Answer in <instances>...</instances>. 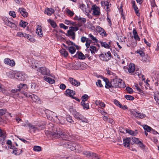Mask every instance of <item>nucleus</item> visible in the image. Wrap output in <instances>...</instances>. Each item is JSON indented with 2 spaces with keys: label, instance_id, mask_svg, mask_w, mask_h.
Listing matches in <instances>:
<instances>
[{
  "label": "nucleus",
  "instance_id": "nucleus-1",
  "mask_svg": "<svg viewBox=\"0 0 159 159\" xmlns=\"http://www.w3.org/2000/svg\"><path fill=\"white\" fill-rule=\"evenodd\" d=\"M50 134V136H52V138L54 139L60 138L63 140H66L68 137V136L66 133L63 132L61 129H60L57 130L56 132H51Z\"/></svg>",
  "mask_w": 159,
  "mask_h": 159
},
{
  "label": "nucleus",
  "instance_id": "nucleus-2",
  "mask_svg": "<svg viewBox=\"0 0 159 159\" xmlns=\"http://www.w3.org/2000/svg\"><path fill=\"white\" fill-rule=\"evenodd\" d=\"M100 60L104 61H108L112 57V55L110 51L106 53H102L99 55Z\"/></svg>",
  "mask_w": 159,
  "mask_h": 159
},
{
  "label": "nucleus",
  "instance_id": "nucleus-3",
  "mask_svg": "<svg viewBox=\"0 0 159 159\" xmlns=\"http://www.w3.org/2000/svg\"><path fill=\"white\" fill-rule=\"evenodd\" d=\"M131 113L135 117L137 118L143 119L146 117V115L142 113L138 112L134 109L130 111Z\"/></svg>",
  "mask_w": 159,
  "mask_h": 159
},
{
  "label": "nucleus",
  "instance_id": "nucleus-4",
  "mask_svg": "<svg viewBox=\"0 0 159 159\" xmlns=\"http://www.w3.org/2000/svg\"><path fill=\"white\" fill-rule=\"evenodd\" d=\"M5 24L10 27L15 29L17 27L16 25L14 23L11 21L7 17H3L2 18Z\"/></svg>",
  "mask_w": 159,
  "mask_h": 159
},
{
  "label": "nucleus",
  "instance_id": "nucleus-5",
  "mask_svg": "<svg viewBox=\"0 0 159 159\" xmlns=\"http://www.w3.org/2000/svg\"><path fill=\"white\" fill-rule=\"evenodd\" d=\"M27 77V76L22 72H16L15 75V78L19 80L23 81L25 80Z\"/></svg>",
  "mask_w": 159,
  "mask_h": 159
},
{
  "label": "nucleus",
  "instance_id": "nucleus-6",
  "mask_svg": "<svg viewBox=\"0 0 159 159\" xmlns=\"http://www.w3.org/2000/svg\"><path fill=\"white\" fill-rule=\"evenodd\" d=\"M70 149L72 151L77 152H81L83 150V148L80 145L75 143L72 144Z\"/></svg>",
  "mask_w": 159,
  "mask_h": 159
},
{
  "label": "nucleus",
  "instance_id": "nucleus-7",
  "mask_svg": "<svg viewBox=\"0 0 159 159\" xmlns=\"http://www.w3.org/2000/svg\"><path fill=\"white\" fill-rule=\"evenodd\" d=\"M124 69L126 72L132 74L133 73L135 70L134 65L132 63H130L128 66H125Z\"/></svg>",
  "mask_w": 159,
  "mask_h": 159
},
{
  "label": "nucleus",
  "instance_id": "nucleus-8",
  "mask_svg": "<svg viewBox=\"0 0 159 159\" xmlns=\"http://www.w3.org/2000/svg\"><path fill=\"white\" fill-rule=\"evenodd\" d=\"M91 10H92V14L95 16H99L100 14V10L99 7L96 5H93L92 6Z\"/></svg>",
  "mask_w": 159,
  "mask_h": 159
},
{
  "label": "nucleus",
  "instance_id": "nucleus-9",
  "mask_svg": "<svg viewBox=\"0 0 159 159\" xmlns=\"http://www.w3.org/2000/svg\"><path fill=\"white\" fill-rule=\"evenodd\" d=\"M48 119L51 121H54V118L57 119V116H56L55 113L53 112L48 111L46 113Z\"/></svg>",
  "mask_w": 159,
  "mask_h": 159
},
{
  "label": "nucleus",
  "instance_id": "nucleus-10",
  "mask_svg": "<svg viewBox=\"0 0 159 159\" xmlns=\"http://www.w3.org/2000/svg\"><path fill=\"white\" fill-rule=\"evenodd\" d=\"M0 91L6 95H9L10 94V91L7 88L2 85L1 83H0Z\"/></svg>",
  "mask_w": 159,
  "mask_h": 159
},
{
  "label": "nucleus",
  "instance_id": "nucleus-11",
  "mask_svg": "<svg viewBox=\"0 0 159 159\" xmlns=\"http://www.w3.org/2000/svg\"><path fill=\"white\" fill-rule=\"evenodd\" d=\"M68 81L70 83L75 86H78L80 85V83L79 81L76 80L72 77H69L68 79Z\"/></svg>",
  "mask_w": 159,
  "mask_h": 159
},
{
  "label": "nucleus",
  "instance_id": "nucleus-12",
  "mask_svg": "<svg viewBox=\"0 0 159 159\" xmlns=\"http://www.w3.org/2000/svg\"><path fill=\"white\" fill-rule=\"evenodd\" d=\"M38 71L40 72L42 75H47L49 73V70L44 67L40 68Z\"/></svg>",
  "mask_w": 159,
  "mask_h": 159
},
{
  "label": "nucleus",
  "instance_id": "nucleus-13",
  "mask_svg": "<svg viewBox=\"0 0 159 159\" xmlns=\"http://www.w3.org/2000/svg\"><path fill=\"white\" fill-rule=\"evenodd\" d=\"M65 92L66 95L67 96H69L70 97H72L75 94V91L70 89H67Z\"/></svg>",
  "mask_w": 159,
  "mask_h": 159
},
{
  "label": "nucleus",
  "instance_id": "nucleus-14",
  "mask_svg": "<svg viewBox=\"0 0 159 159\" xmlns=\"http://www.w3.org/2000/svg\"><path fill=\"white\" fill-rule=\"evenodd\" d=\"M5 64L11 66H14L15 64L14 61L13 60H11L9 58H5L4 60Z\"/></svg>",
  "mask_w": 159,
  "mask_h": 159
},
{
  "label": "nucleus",
  "instance_id": "nucleus-15",
  "mask_svg": "<svg viewBox=\"0 0 159 159\" xmlns=\"http://www.w3.org/2000/svg\"><path fill=\"white\" fill-rule=\"evenodd\" d=\"M97 30L98 32L100 33L101 35L102 36L106 37L107 36V34H106V32L100 26H98L96 27Z\"/></svg>",
  "mask_w": 159,
  "mask_h": 159
},
{
  "label": "nucleus",
  "instance_id": "nucleus-16",
  "mask_svg": "<svg viewBox=\"0 0 159 159\" xmlns=\"http://www.w3.org/2000/svg\"><path fill=\"white\" fill-rule=\"evenodd\" d=\"M18 11L24 17H26L28 15V13L26 11V10L23 8H20L18 9Z\"/></svg>",
  "mask_w": 159,
  "mask_h": 159
},
{
  "label": "nucleus",
  "instance_id": "nucleus-17",
  "mask_svg": "<svg viewBox=\"0 0 159 159\" xmlns=\"http://www.w3.org/2000/svg\"><path fill=\"white\" fill-rule=\"evenodd\" d=\"M131 138H126L123 139V144L125 147H129L130 142H131Z\"/></svg>",
  "mask_w": 159,
  "mask_h": 159
},
{
  "label": "nucleus",
  "instance_id": "nucleus-18",
  "mask_svg": "<svg viewBox=\"0 0 159 159\" xmlns=\"http://www.w3.org/2000/svg\"><path fill=\"white\" fill-rule=\"evenodd\" d=\"M80 8L87 16L90 15L89 13V10L86 8V7L85 5L83 4H81L80 5Z\"/></svg>",
  "mask_w": 159,
  "mask_h": 159
},
{
  "label": "nucleus",
  "instance_id": "nucleus-19",
  "mask_svg": "<svg viewBox=\"0 0 159 159\" xmlns=\"http://www.w3.org/2000/svg\"><path fill=\"white\" fill-rule=\"evenodd\" d=\"M36 33L40 37H42L43 35V32L41 26L38 25L36 30Z\"/></svg>",
  "mask_w": 159,
  "mask_h": 159
},
{
  "label": "nucleus",
  "instance_id": "nucleus-20",
  "mask_svg": "<svg viewBox=\"0 0 159 159\" xmlns=\"http://www.w3.org/2000/svg\"><path fill=\"white\" fill-rule=\"evenodd\" d=\"M29 127L30 130L31 132H34L36 131L39 129L37 126L32 125L31 124L29 125Z\"/></svg>",
  "mask_w": 159,
  "mask_h": 159
},
{
  "label": "nucleus",
  "instance_id": "nucleus-21",
  "mask_svg": "<svg viewBox=\"0 0 159 159\" xmlns=\"http://www.w3.org/2000/svg\"><path fill=\"white\" fill-rule=\"evenodd\" d=\"M98 43H101V45L102 47H104L106 48H110V42H109L108 43V44L106 42H102L101 41H99Z\"/></svg>",
  "mask_w": 159,
  "mask_h": 159
},
{
  "label": "nucleus",
  "instance_id": "nucleus-22",
  "mask_svg": "<svg viewBox=\"0 0 159 159\" xmlns=\"http://www.w3.org/2000/svg\"><path fill=\"white\" fill-rule=\"evenodd\" d=\"M32 101L36 103H39L40 102L39 98L36 95L32 94V96L31 98Z\"/></svg>",
  "mask_w": 159,
  "mask_h": 159
},
{
  "label": "nucleus",
  "instance_id": "nucleus-23",
  "mask_svg": "<svg viewBox=\"0 0 159 159\" xmlns=\"http://www.w3.org/2000/svg\"><path fill=\"white\" fill-rule=\"evenodd\" d=\"M16 72H15L12 70H11L7 73V75L8 77L11 79L15 78V75Z\"/></svg>",
  "mask_w": 159,
  "mask_h": 159
},
{
  "label": "nucleus",
  "instance_id": "nucleus-24",
  "mask_svg": "<svg viewBox=\"0 0 159 159\" xmlns=\"http://www.w3.org/2000/svg\"><path fill=\"white\" fill-rule=\"evenodd\" d=\"M119 80V79H114L112 81V87L118 88Z\"/></svg>",
  "mask_w": 159,
  "mask_h": 159
},
{
  "label": "nucleus",
  "instance_id": "nucleus-25",
  "mask_svg": "<svg viewBox=\"0 0 159 159\" xmlns=\"http://www.w3.org/2000/svg\"><path fill=\"white\" fill-rule=\"evenodd\" d=\"M23 86L26 87V88L27 87L26 84H20L19 86V89H12L11 90V92L12 93H16L19 91L20 90V89H22Z\"/></svg>",
  "mask_w": 159,
  "mask_h": 159
},
{
  "label": "nucleus",
  "instance_id": "nucleus-26",
  "mask_svg": "<svg viewBox=\"0 0 159 159\" xmlns=\"http://www.w3.org/2000/svg\"><path fill=\"white\" fill-rule=\"evenodd\" d=\"M67 34L68 35H66L67 36H71V38L73 40H74L75 39V33L71 31L70 30V29L69 30H68Z\"/></svg>",
  "mask_w": 159,
  "mask_h": 159
},
{
  "label": "nucleus",
  "instance_id": "nucleus-27",
  "mask_svg": "<svg viewBox=\"0 0 159 159\" xmlns=\"http://www.w3.org/2000/svg\"><path fill=\"white\" fill-rule=\"evenodd\" d=\"M133 33L135 40H136L140 41V39L138 34L136 30L135 29H134L133 30Z\"/></svg>",
  "mask_w": 159,
  "mask_h": 159
},
{
  "label": "nucleus",
  "instance_id": "nucleus-28",
  "mask_svg": "<svg viewBox=\"0 0 159 159\" xmlns=\"http://www.w3.org/2000/svg\"><path fill=\"white\" fill-rule=\"evenodd\" d=\"M81 104L83 107L84 109L86 110L89 109V106L88 102H84L82 101L81 102Z\"/></svg>",
  "mask_w": 159,
  "mask_h": 159
},
{
  "label": "nucleus",
  "instance_id": "nucleus-29",
  "mask_svg": "<svg viewBox=\"0 0 159 159\" xmlns=\"http://www.w3.org/2000/svg\"><path fill=\"white\" fill-rule=\"evenodd\" d=\"M89 37L91 39L90 40H92V41H93V42L98 43L99 42L98 41L97 39L94 36L91 34H90L88 35Z\"/></svg>",
  "mask_w": 159,
  "mask_h": 159
},
{
  "label": "nucleus",
  "instance_id": "nucleus-30",
  "mask_svg": "<svg viewBox=\"0 0 159 159\" xmlns=\"http://www.w3.org/2000/svg\"><path fill=\"white\" fill-rule=\"evenodd\" d=\"M44 80L50 84H53L55 83V80L51 78L44 76Z\"/></svg>",
  "mask_w": 159,
  "mask_h": 159
},
{
  "label": "nucleus",
  "instance_id": "nucleus-31",
  "mask_svg": "<svg viewBox=\"0 0 159 159\" xmlns=\"http://www.w3.org/2000/svg\"><path fill=\"white\" fill-rule=\"evenodd\" d=\"M119 81L118 85V88H124L125 87V85L124 82L122 80L119 79Z\"/></svg>",
  "mask_w": 159,
  "mask_h": 159
},
{
  "label": "nucleus",
  "instance_id": "nucleus-32",
  "mask_svg": "<svg viewBox=\"0 0 159 159\" xmlns=\"http://www.w3.org/2000/svg\"><path fill=\"white\" fill-rule=\"evenodd\" d=\"M131 141H132V142H131V143L132 145H133L134 144H138L139 143V142L140 140H139V139L135 137H132L131 138Z\"/></svg>",
  "mask_w": 159,
  "mask_h": 159
},
{
  "label": "nucleus",
  "instance_id": "nucleus-33",
  "mask_svg": "<svg viewBox=\"0 0 159 159\" xmlns=\"http://www.w3.org/2000/svg\"><path fill=\"white\" fill-rule=\"evenodd\" d=\"M54 11L52 8H48L45 11V13L47 14L48 15H51L54 12Z\"/></svg>",
  "mask_w": 159,
  "mask_h": 159
},
{
  "label": "nucleus",
  "instance_id": "nucleus-34",
  "mask_svg": "<svg viewBox=\"0 0 159 159\" xmlns=\"http://www.w3.org/2000/svg\"><path fill=\"white\" fill-rule=\"evenodd\" d=\"M132 3L133 4V7L135 10V13L138 16H139V11L138 10V7L135 4V1H133L132 2Z\"/></svg>",
  "mask_w": 159,
  "mask_h": 159
},
{
  "label": "nucleus",
  "instance_id": "nucleus-35",
  "mask_svg": "<svg viewBox=\"0 0 159 159\" xmlns=\"http://www.w3.org/2000/svg\"><path fill=\"white\" fill-rule=\"evenodd\" d=\"M58 121L57 122V123L59 122L61 124L63 125L65 123L66 121L64 118L63 117L61 116H59L58 118L57 117V119Z\"/></svg>",
  "mask_w": 159,
  "mask_h": 159
},
{
  "label": "nucleus",
  "instance_id": "nucleus-36",
  "mask_svg": "<svg viewBox=\"0 0 159 159\" xmlns=\"http://www.w3.org/2000/svg\"><path fill=\"white\" fill-rule=\"evenodd\" d=\"M60 52L61 55L64 57H66L68 55V52L64 49H62L60 50Z\"/></svg>",
  "mask_w": 159,
  "mask_h": 159
},
{
  "label": "nucleus",
  "instance_id": "nucleus-37",
  "mask_svg": "<svg viewBox=\"0 0 159 159\" xmlns=\"http://www.w3.org/2000/svg\"><path fill=\"white\" fill-rule=\"evenodd\" d=\"M89 48V50L92 54L95 53L96 52H97L98 51L97 48L95 46H91Z\"/></svg>",
  "mask_w": 159,
  "mask_h": 159
},
{
  "label": "nucleus",
  "instance_id": "nucleus-38",
  "mask_svg": "<svg viewBox=\"0 0 159 159\" xmlns=\"http://www.w3.org/2000/svg\"><path fill=\"white\" fill-rule=\"evenodd\" d=\"M66 119L68 122L71 123L73 124L74 121L72 120V117L70 115H67L66 116Z\"/></svg>",
  "mask_w": 159,
  "mask_h": 159
},
{
  "label": "nucleus",
  "instance_id": "nucleus-39",
  "mask_svg": "<svg viewBox=\"0 0 159 159\" xmlns=\"http://www.w3.org/2000/svg\"><path fill=\"white\" fill-rule=\"evenodd\" d=\"M143 127L145 131L148 132H150L152 129L150 127L146 125H143Z\"/></svg>",
  "mask_w": 159,
  "mask_h": 159
},
{
  "label": "nucleus",
  "instance_id": "nucleus-40",
  "mask_svg": "<svg viewBox=\"0 0 159 159\" xmlns=\"http://www.w3.org/2000/svg\"><path fill=\"white\" fill-rule=\"evenodd\" d=\"M104 4L105 6L106 7L105 9L106 11L107 12V14H108V13L110 11L109 7H110L111 4H109V3L107 2H104Z\"/></svg>",
  "mask_w": 159,
  "mask_h": 159
},
{
  "label": "nucleus",
  "instance_id": "nucleus-41",
  "mask_svg": "<svg viewBox=\"0 0 159 159\" xmlns=\"http://www.w3.org/2000/svg\"><path fill=\"white\" fill-rule=\"evenodd\" d=\"M48 22L51 25L53 28H55L57 26V25L54 21L50 19L48 20Z\"/></svg>",
  "mask_w": 159,
  "mask_h": 159
},
{
  "label": "nucleus",
  "instance_id": "nucleus-42",
  "mask_svg": "<svg viewBox=\"0 0 159 159\" xmlns=\"http://www.w3.org/2000/svg\"><path fill=\"white\" fill-rule=\"evenodd\" d=\"M68 50L69 52L71 54H74L76 51L75 48L73 46H71L68 48Z\"/></svg>",
  "mask_w": 159,
  "mask_h": 159
},
{
  "label": "nucleus",
  "instance_id": "nucleus-43",
  "mask_svg": "<svg viewBox=\"0 0 159 159\" xmlns=\"http://www.w3.org/2000/svg\"><path fill=\"white\" fill-rule=\"evenodd\" d=\"M78 58L80 59L83 60L85 58V56L82 52H78Z\"/></svg>",
  "mask_w": 159,
  "mask_h": 159
},
{
  "label": "nucleus",
  "instance_id": "nucleus-44",
  "mask_svg": "<svg viewBox=\"0 0 159 159\" xmlns=\"http://www.w3.org/2000/svg\"><path fill=\"white\" fill-rule=\"evenodd\" d=\"M126 132L129 134L130 135H133V136H135L137 135V133L135 132L133 130H130L129 129H127L126 130Z\"/></svg>",
  "mask_w": 159,
  "mask_h": 159
},
{
  "label": "nucleus",
  "instance_id": "nucleus-45",
  "mask_svg": "<svg viewBox=\"0 0 159 159\" xmlns=\"http://www.w3.org/2000/svg\"><path fill=\"white\" fill-rule=\"evenodd\" d=\"M63 145L66 147H68L70 148V147L72 145L71 142L69 141H66L63 143Z\"/></svg>",
  "mask_w": 159,
  "mask_h": 159
},
{
  "label": "nucleus",
  "instance_id": "nucleus-46",
  "mask_svg": "<svg viewBox=\"0 0 159 159\" xmlns=\"http://www.w3.org/2000/svg\"><path fill=\"white\" fill-rule=\"evenodd\" d=\"M6 132L2 130L0 128V137H2L4 139L6 138Z\"/></svg>",
  "mask_w": 159,
  "mask_h": 159
},
{
  "label": "nucleus",
  "instance_id": "nucleus-47",
  "mask_svg": "<svg viewBox=\"0 0 159 159\" xmlns=\"http://www.w3.org/2000/svg\"><path fill=\"white\" fill-rule=\"evenodd\" d=\"M92 42V40L89 39V38L85 42V46L87 48H89L90 47V44Z\"/></svg>",
  "mask_w": 159,
  "mask_h": 159
},
{
  "label": "nucleus",
  "instance_id": "nucleus-48",
  "mask_svg": "<svg viewBox=\"0 0 159 159\" xmlns=\"http://www.w3.org/2000/svg\"><path fill=\"white\" fill-rule=\"evenodd\" d=\"M79 120H81L82 122L88 123V120L85 117L82 115Z\"/></svg>",
  "mask_w": 159,
  "mask_h": 159
},
{
  "label": "nucleus",
  "instance_id": "nucleus-49",
  "mask_svg": "<svg viewBox=\"0 0 159 159\" xmlns=\"http://www.w3.org/2000/svg\"><path fill=\"white\" fill-rule=\"evenodd\" d=\"M92 152L88 151H84L83 152V154L86 155L87 157H90L91 156Z\"/></svg>",
  "mask_w": 159,
  "mask_h": 159
},
{
  "label": "nucleus",
  "instance_id": "nucleus-50",
  "mask_svg": "<svg viewBox=\"0 0 159 159\" xmlns=\"http://www.w3.org/2000/svg\"><path fill=\"white\" fill-rule=\"evenodd\" d=\"M33 150L35 152H40L42 150L41 147L38 146H35L34 147Z\"/></svg>",
  "mask_w": 159,
  "mask_h": 159
},
{
  "label": "nucleus",
  "instance_id": "nucleus-51",
  "mask_svg": "<svg viewBox=\"0 0 159 159\" xmlns=\"http://www.w3.org/2000/svg\"><path fill=\"white\" fill-rule=\"evenodd\" d=\"M125 98L127 100L130 101L133 100L134 99V97L133 96L128 95H125Z\"/></svg>",
  "mask_w": 159,
  "mask_h": 159
},
{
  "label": "nucleus",
  "instance_id": "nucleus-52",
  "mask_svg": "<svg viewBox=\"0 0 159 159\" xmlns=\"http://www.w3.org/2000/svg\"><path fill=\"white\" fill-rule=\"evenodd\" d=\"M66 12L68 14V15L70 17L74 15V13L73 11H71L69 9H67L66 10Z\"/></svg>",
  "mask_w": 159,
  "mask_h": 159
},
{
  "label": "nucleus",
  "instance_id": "nucleus-53",
  "mask_svg": "<svg viewBox=\"0 0 159 159\" xmlns=\"http://www.w3.org/2000/svg\"><path fill=\"white\" fill-rule=\"evenodd\" d=\"M105 87L107 89H108L112 87V81L111 83H110L108 81V82L105 83Z\"/></svg>",
  "mask_w": 159,
  "mask_h": 159
},
{
  "label": "nucleus",
  "instance_id": "nucleus-54",
  "mask_svg": "<svg viewBox=\"0 0 159 159\" xmlns=\"http://www.w3.org/2000/svg\"><path fill=\"white\" fill-rule=\"evenodd\" d=\"M91 157H92V159H99V156L97 155L96 153L93 152H92L91 156Z\"/></svg>",
  "mask_w": 159,
  "mask_h": 159
},
{
  "label": "nucleus",
  "instance_id": "nucleus-55",
  "mask_svg": "<svg viewBox=\"0 0 159 159\" xmlns=\"http://www.w3.org/2000/svg\"><path fill=\"white\" fill-rule=\"evenodd\" d=\"M27 24V22L23 20H21V22L20 24V26L23 28H25Z\"/></svg>",
  "mask_w": 159,
  "mask_h": 159
},
{
  "label": "nucleus",
  "instance_id": "nucleus-56",
  "mask_svg": "<svg viewBox=\"0 0 159 159\" xmlns=\"http://www.w3.org/2000/svg\"><path fill=\"white\" fill-rule=\"evenodd\" d=\"M81 116L82 115H81L80 114H79L78 112H76L74 114V117L76 119L78 120L80 119V117H81Z\"/></svg>",
  "mask_w": 159,
  "mask_h": 159
},
{
  "label": "nucleus",
  "instance_id": "nucleus-57",
  "mask_svg": "<svg viewBox=\"0 0 159 159\" xmlns=\"http://www.w3.org/2000/svg\"><path fill=\"white\" fill-rule=\"evenodd\" d=\"M97 102L100 106L102 107H105V105L103 102L100 100L97 101Z\"/></svg>",
  "mask_w": 159,
  "mask_h": 159
},
{
  "label": "nucleus",
  "instance_id": "nucleus-58",
  "mask_svg": "<svg viewBox=\"0 0 159 159\" xmlns=\"http://www.w3.org/2000/svg\"><path fill=\"white\" fill-rule=\"evenodd\" d=\"M88 96L87 94H84L82 97V101L84 102H88L87 101L88 99Z\"/></svg>",
  "mask_w": 159,
  "mask_h": 159
},
{
  "label": "nucleus",
  "instance_id": "nucleus-59",
  "mask_svg": "<svg viewBox=\"0 0 159 159\" xmlns=\"http://www.w3.org/2000/svg\"><path fill=\"white\" fill-rule=\"evenodd\" d=\"M126 90L128 93L129 94H132L133 92V91L132 89L129 87H127L126 88Z\"/></svg>",
  "mask_w": 159,
  "mask_h": 159
},
{
  "label": "nucleus",
  "instance_id": "nucleus-60",
  "mask_svg": "<svg viewBox=\"0 0 159 159\" xmlns=\"http://www.w3.org/2000/svg\"><path fill=\"white\" fill-rule=\"evenodd\" d=\"M96 84L98 86H99L100 87H103V85L101 83V81L100 80H98L96 82Z\"/></svg>",
  "mask_w": 159,
  "mask_h": 159
},
{
  "label": "nucleus",
  "instance_id": "nucleus-61",
  "mask_svg": "<svg viewBox=\"0 0 159 159\" xmlns=\"http://www.w3.org/2000/svg\"><path fill=\"white\" fill-rule=\"evenodd\" d=\"M136 52L139 54L141 57H143L144 56V53L142 50H138L136 51Z\"/></svg>",
  "mask_w": 159,
  "mask_h": 159
},
{
  "label": "nucleus",
  "instance_id": "nucleus-62",
  "mask_svg": "<svg viewBox=\"0 0 159 159\" xmlns=\"http://www.w3.org/2000/svg\"><path fill=\"white\" fill-rule=\"evenodd\" d=\"M79 27H78L77 26L75 27H70V30L71 31L74 32V31H77L79 30Z\"/></svg>",
  "mask_w": 159,
  "mask_h": 159
},
{
  "label": "nucleus",
  "instance_id": "nucleus-63",
  "mask_svg": "<svg viewBox=\"0 0 159 159\" xmlns=\"http://www.w3.org/2000/svg\"><path fill=\"white\" fill-rule=\"evenodd\" d=\"M137 145L141 148H144L145 147L144 144L141 141L139 142V143Z\"/></svg>",
  "mask_w": 159,
  "mask_h": 159
},
{
  "label": "nucleus",
  "instance_id": "nucleus-64",
  "mask_svg": "<svg viewBox=\"0 0 159 159\" xmlns=\"http://www.w3.org/2000/svg\"><path fill=\"white\" fill-rule=\"evenodd\" d=\"M159 94H154V98L155 100L158 103H159V98H158Z\"/></svg>",
  "mask_w": 159,
  "mask_h": 159
}]
</instances>
